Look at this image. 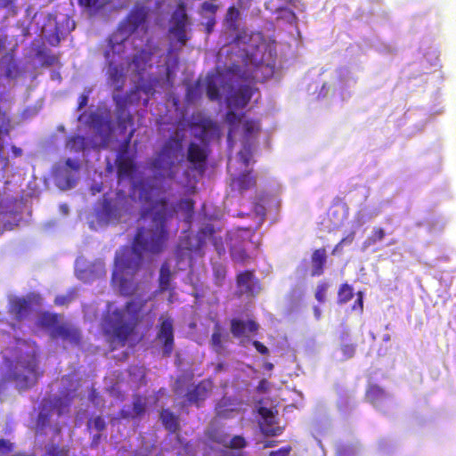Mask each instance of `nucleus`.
I'll return each mask as SVG.
<instances>
[{
	"label": "nucleus",
	"instance_id": "052dcab7",
	"mask_svg": "<svg viewBox=\"0 0 456 456\" xmlns=\"http://www.w3.org/2000/svg\"><path fill=\"white\" fill-rule=\"evenodd\" d=\"M12 448L13 444L11 442L3 438L0 439V451L9 452L12 451Z\"/></svg>",
	"mask_w": 456,
	"mask_h": 456
},
{
	"label": "nucleus",
	"instance_id": "f3484780",
	"mask_svg": "<svg viewBox=\"0 0 456 456\" xmlns=\"http://www.w3.org/2000/svg\"><path fill=\"white\" fill-rule=\"evenodd\" d=\"M53 413V411L51 404L47 403L44 399L39 406V412L35 422V429L37 433H43L50 426Z\"/></svg>",
	"mask_w": 456,
	"mask_h": 456
},
{
	"label": "nucleus",
	"instance_id": "2eb2a0df",
	"mask_svg": "<svg viewBox=\"0 0 456 456\" xmlns=\"http://www.w3.org/2000/svg\"><path fill=\"white\" fill-rule=\"evenodd\" d=\"M258 329L259 325L254 320H248L247 322L236 318L231 320V333L234 338L242 337L246 330L250 333H256Z\"/></svg>",
	"mask_w": 456,
	"mask_h": 456
},
{
	"label": "nucleus",
	"instance_id": "58836bf2",
	"mask_svg": "<svg viewBox=\"0 0 456 456\" xmlns=\"http://www.w3.org/2000/svg\"><path fill=\"white\" fill-rule=\"evenodd\" d=\"M207 95L210 101H217L220 99V91L213 78H208L206 83Z\"/></svg>",
	"mask_w": 456,
	"mask_h": 456
},
{
	"label": "nucleus",
	"instance_id": "3c124183",
	"mask_svg": "<svg viewBox=\"0 0 456 456\" xmlns=\"http://www.w3.org/2000/svg\"><path fill=\"white\" fill-rule=\"evenodd\" d=\"M88 424L93 425L94 428L99 432L103 431L106 428V423L101 416L91 419Z\"/></svg>",
	"mask_w": 456,
	"mask_h": 456
},
{
	"label": "nucleus",
	"instance_id": "9b49d317",
	"mask_svg": "<svg viewBox=\"0 0 456 456\" xmlns=\"http://www.w3.org/2000/svg\"><path fill=\"white\" fill-rule=\"evenodd\" d=\"M256 89L248 85H241L239 88L230 96V104L237 108H244L250 102L254 92Z\"/></svg>",
	"mask_w": 456,
	"mask_h": 456
},
{
	"label": "nucleus",
	"instance_id": "ddd939ff",
	"mask_svg": "<svg viewBox=\"0 0 456 456\" xmlns=\"http://www.w3.org/2000/svg\"><path fill=\"white\" fill-rule=\"evenodd\" d=\"M104 57L108 61V79L115 86L116 90H121L125 84V75L121 68L110 61V51L104 52Z\"/></svg>",
	"mask_w": 456,
	"mask_h": 456
},
{
	"label": "nucleus",
	"instance_id": "f257e3e1",
	"mask_svg": "<svg viewBox=\"0 0 456 456\" xmlns=\"http://www.w3.org/2000/svg\"><path fill=\"white\" fill-rule=\"evenodd\" d=\"M150 211L154 212L156 224L148 228L139 227L130 248H124L115 257L118 271L127 276L139 273L144 265L143 252L153 255L161 253L168 239V231L164 224L167 216L172 215V209L165 199L152 203Z\"/></svg>",
	"mask_w": 456,
	"mask_h": 456
},
{
	"label": "nucleus",
	"instance_id": "423d86ee",
	"mask_svg": "<svg viewBox=\"0 0 456 456\" xmlns=\"http://www.w3.org/2000/svg\"><path fill=\"white\" fill-rule=\"evenodd\" d=\"M159 45L151 40H147L144 45L133 56L131 63L138 73L143 72L151 67V60L159 52Z\"/></svg>",
	"mask_w": 456,
	"mask_h": 456
},
{
	"label": "nucleus",
	"instance_id": "bf43d9fd",
	"mask_svg": "<svg viewBox=\"0 0 456 456\" xmlns=\"http://www.w3.org/2000/svg\"><path fill=\"white\" fill-rule=\"evenodd\" d=\"M253 346L256 349V351L261 354L266 355L269 354V349L260 341H253Z\"/></svg>",
	"mask_w": 456,
	"mask_h": 456
},
{
	"label": "nucleus",
	"instance_id": "f704fd0d",
	"mask_svg": "<svg viewBox=\"0 0 456 456\" xmlns=\"http://www.w3.org/2000/svg\"><path fill=\"white\" fill-rule=\"evenodd\" d=\"M244 116V113L241 115L237 114L233 110H229L226 113L225 120L230 126L228 132V139L232 138V134L235 132L237 126L241 122V118Z\"/></svg>",
	"mask_w": 456,
	"mask_h": 456
},
{
	"label": "nucleus",
	"instance_id": "de8ad7c7",
	"mask_svg": "<svg viewBox=\"0 0 456 456\" xmlns=\"http://www.w3.org/2000/svg\"><path fill=\"white\" fill-rule=\"evenodd\" d=\"M385 231L383 228L376 227L373 229L370 236L368 238L369 244H374L385 238Z\"/></svg>",
	"mask_w": 456,
	"mask_h": 456
},
{
	"label": "nucleus",
	"instance_id": "aec40b11",
	"mask_svg": "<svg viewBox=\"0 0 456 456\" xmlns=\"http://www.w3.org/2000/svg\"><path fill=\"white\" fill-rule=\"evenodd\" d=\"M29 310L30 304L23 297L15 298L10 305V313L18 322L24 320L28 315Z\"/></svg>",
	"mask_w": 456,
	"mask_h": 456
},
{
	"label": "nucleus",
	"instance_id": "f03ea898",
	"mask_svg": "<svg viewBox=\"0 0 456 456\" xmlns=\"http://www.w3.org/2000/svg\"><path fill=\"white\" fill-rule=\"evenodd\" d=\"M145 305L146 300H131L126 302L124 309L114 310L107 319L105 333L111 335L121 346H124L134 333Z\"/></svg>",
	"mask_w": 456,
	"mask_h": 456
},
{
	"label": "nucleus",
	"instance_id": "1a4fd4ad",
	"mask_svg": "<svg viewBox=\"0 0 456 456\" xmlns=\"http://www.w3.org/2000/svg\"><path fill=\"white\" fill-rule=\"evenodd\" d=\"M365 399L377 410L385 411L389 395L380 386L370 384L367 387Z\"/></svg>",
	"mask_w": 456,
	"mask_h": 456
},
{
	"label": "nucleus",
	"instance_id": "c756f323",
	"mask_svg": "<svg viewBox=\"0 0 456 456\" xmlns=\"http://www.w3.org/2000/svg\"><path fill=\"white\" fill-rule=\"evenodd\" d=\"M243 137L248 142L256 137L260 131V123L256 119H246L243 122Z\"/></svg>",
	"mask_w": 456,
	"mask_h": 456
},
{
	"label": "nucleus",
	"instance_id": "ea45409f",
	"mask_svg": "<svg viewBox=\"0 0 456 456\" xmlns=\"http://www.w3.org/2000/svg\"><path fill=\"white\" fill-rule=\"evenodd\" d=\"M239 157L245 167H248L253 157L252 145L248 142L243 143L242 149L239 151Z\"/></svg>",
	"mask_w": 456,
	"mask_h": 456
},
{
	"label": "nucleus",
	"instance_id": "6e6d98bb",
	"mask_svg": "<svg viewBox=\"0 0 456 456\" xmlns=\"http://www.w3.org/2000/svg\"><path fill=\"white\" fill-rule=\"evenodd\" d=\"M262 432L268 436H275L281 435L282 433V428L280 427L273 428V427H265L262 428Z\"/></svg>",
	"mask_w": 456,
	"mask_h": 456
},
{
	"label": "nucleus",
	"instance_id": "4468645a",
	"mask_svg": "<svg viewBox=\"0 0 456 456\" xmlns=\"http://www.w3.org/2000/svg\"><path fill=\"white\" fill-rule=\"evenodd\" d=\"M227 339L228 334L224 333L220 322H216L214 325V331L210 338V346L217 354H224L225 353L224 343Z\"/></svg>",
	"mask_w": 456,
	"mask_h": 456
},
{
	"label": "nucleus",
	"instance_id": "603ef678",
	"mask_svg": "<svg viewBox=\"0 0 456 456\" xmlns=\"http://www.w3.org/2000/svg\"><path fill=\"white\" fill-rule=\"evenodd\" d=\"M19 72L18 66L14 61H10L5 68V77L8 78H14Z\"/></svg>",
	"mask_w": 456,
	"mask_h": 456
},
{
	"label": "nucleus",
	"instance_id": "39448f33",
	"mask_svg": "<svg viewBox=\"0 0 456 456\" xmlns=\"http://www.w3.org/2000/svg\"><path fill=\"white\" fill-rule=\"evenodd\" d=\"M147 19V8L136 4L120 24V30L124 34L132 35L146 23Z\"/></svg>",
	"mask_w": 456,
	"mask_h": 456
},
{
	"label": "nucleus",
	"instance_id": "e2e57ef3",
	"mask_svg": "<svg viewBox=\"0 0 456 456\" xmlns=\"http://www.w3.org/2000/svg\"><path fill=\"white\" fill-rule=\"evenodd\" d=\"M65 164L68 167H69L70 169H72L74 171H77L80 167L78 161L71 159H67L65 161Z\"/></svg>",
	"mask_w": 456,
	"mask_h": 456
},
{
	"label": "nucleus",
	"instance_id": "5701e85b",
	"mask_svg": "<svg viewBox=\"0 0 456 456\" xmlns=\"http://www.w3.org/2000/svg\"><path fill=\"white\" fill-rule=\"evenodd\" d=\"M11 127V119L9 118H4L1 122L0 129V164L2 165L3 170L9 166V159L4 155V143L2 136H9Z\"/></svg>",
	"mask_w": 456,
	"mask_h": 456
},
{
	"label": "nucleus",
	"instance_id": "bb28decb",
	"mask_svg": "<svg viewBox=\"0 0 456 456\" xmlns=\"http://www.w3.org/2000/svg\"><path fill=\"white\" fill-rule=\"evenodd\" d=\"M188 23V15L186 12V4L180 2L172 16V25L170 28H186Z\"/></svg>",
	"mask_w": 456,
	"mask_h": 456
},
{
	"label": "nucleus",
	"instance_id": "09e8293b",
	"mask_svg": "<svg viewBox=\"0 0 456 456\" xmlns=\"http://www.w3.org/2000/svg\"><path fill=\"white\" fill-rule=\"evenodd\" d=\"M78 3L81 6L94 11H99L103 6L101 0H78Z\"/></svg>",
	"mask_w": 456,
	"mask_h": 456
},
{
	"label": "nucleus",
	"instance_id": "774afa93",
	"mask_svg": "<svg viewBox=\"0 0 456 456\" xmlns=\"http://www.w3.org/2000/svg\"><path fill=\"white\" fill-rule=\"evenodd\" d=\"M11 151L14 158H19L22 155V150L15 145H12Z\"/></svg>",
	"mask_w": 456,
	"mask_h": 456
},
{
	"label": "nucleus",
	"instance_id": "e433bc0d",
	"mask_svg": "<svg viewBox=\"0 0 456 456\" xmlns=\"http://www.w3.org/2000/svg\"><path fill=\"white\" fill-rule=\"evenodd\" d=\"M28 373L29 375L14 373L13 379L20 388H28L36 382V380H32L30 378V375H33L35 378V370L33 368L29 369Z\"/></svg>",
	"mask_w": 456,
	"mask_h": 456
},
{
	"label": "nucleus",
	"instance_id": "473e14b6",
	"mask_svg": "<svg viewBox=\"0 0 456 456\" xmlns=\"http://www.w3.org/2000/svg\"><path fill=\"white\" fill-rule=\"evenodd\" d=\"M208 439L224 447L227 446L229 435L222 429L212 428L207 434Z\"/></svg>",
	"mask_w": 456,
	"mask_h": 456
},
{
	"label": "nucleus",
	"instance_id": "6ab92c4d",
	"mask_svg": "<svg viewBox=\"0 0 456 456\" xmlns=\"http://www.w3.org/2000/svg\"><path fill=\"white\" fill-rule=\"evenodd\" d=\"M146 400L141 395H135L133 400L132 411L122 409L119 416L123 419H136L143 415L146 411Z\"/></svg>",
	"mask_w": 456,
	"mask_h": 456
},
{
	"label": "nucleus",
	"instance_id": "864d4df0",
	"mask_svg": "<svg viewBox=\"0 0 456 456\" xmlns=\"http://www.w3.org/2000/svg\"><path fill=\"white\" fill-rule=\"evenodd\" d=\"M341 351L346 359L352 358L355 354V346L353 344H345L341 346Z\"/></svg>",
	"mask_w": 456,
	"mask_h": 456
},
{
	"label": "nucleus",
	"instance_id": "cd10ccee",
	"mask_svg": "<svg viewBox=\"0 0 456 456\" xmlns=\"http://www.w3.org/2000/svg\"><path fill=\"white\" fill-rule=\"evenodd\" d=\"M234 183H236L239 191L242 192L251 188H255L256 185V179L251 175V171H248L238 176L234 180Z\"/></svg>",
	"mask_w": 456,
	"mask_h": 456
},
{
	"label": "nucleus",
	"instance_id": "8fccbe9b",
	"mask_svg": "<svg viewBox=\"0 0 456 456\" xmlns=\"http://www.w3.org/2000/svg\"><path fill=\"white\" fill-rule=\"evenodd\" d=\"M327 289L328 285L324 282L317 285L314 296L318 302L323 303L325 301Z\"/></svg>",
	"mask_w": 456,
	"mask_h": 456
},
{
	"label": "nucleus",
	"instance_id": "a18cd8bd",
	"mask_svg": "<svg viewBox=\"0 0 456 456\" xmlns=\"http://www.w3.org/2000/svg\"><path fill=\"white\" fill-rule=\"evenodd\" d=\"M247 445L245 438L241 436H234L232 439L229 438L227 446L231 449H243Z\"/></svg>",
	"mask_w": 456,
	"mask_h": 456
},
{
	"label": "nucleus",
	"instance_id": "9d476101",
	"mask_svg": "<svg viewBox=\"0 0 456 456\" xmlns=\"http://www.w3.org/2000/svg\"><path fill=\"white\" fill-rule=\"evenodd\" d=\"M236 284L240 294L254 296L260 289L259 283L254 277V272L250 270L239 273L236 276Z\"/></svg>",
	"mask_w": 456,
	"mask_h": 456
},
{
	"label": "nucleus",
	"instance_id": "338daca9",
	"mask_svg": "<svg viewBox=\"0 0 456 456\" xmlns=\"http://www.w3.org/2000/svg\"><path fill=\"white\" fill-rule=\"evenodd\" d=\"M216 23L215 17L210 18L206 25V30L208 34H210L212 32L213 27Z\"/></svg>",
	"mask_w": 456,
	"mask_h": 456
},
{
	"label": "nucleus",
	"instance_id": "0e129e2a",
	"mask_svg": "<svg viewBox=\"0 0 456 456\" xmlns=\"http://www.w3.org/2000/svg\"><path fill=\"white\" fill-rule=\"evenodd\" d=\"M259 413L265 419H267L269 418H273L272 410L269 408H266V407H261L259 409Z\"/></svg>",
	"mask_w": 456,
	"mask_h": 456
},
{
	"label": "nucleus",
	"instance_id": "4c0bfd02",
	"mask_svg": "<svg viewBox=\"0 0 456 456\" xmlns=\"http://www.w3.org/2000/svg\"><path fill=\"white\" fill-rule=\"evenodd\" d=\"M37 56L42 61V64L47 67L56 64L59 61V57L52 53L49 50H38Z\"/></svg>",
	"mask_w": 456,
	"mask_h": 456
},
{
	"label": "nucleus",
	"instance_id": "0eeeda50",
	"mask_svg": "<svg viewBox=\"0 0 456 456\" xmlns=\"http://www.w3.org/2000/svg\"><path fill=\"white\" fill-rule=\"evenodd\" d=\"M157 338L162 342L163 356L169 357L174 350V325L173 320L169 317L161 321L157 333Z\"/></svg>",
	"mask_w": 456,
	"mask_h": 456
},
{
	"label": "nucleus",
	"instance_id": "49530a36",
	"mask_svg": "<svg viewBox=\"0 0 456 456\" xmlns=\"http://www.w3.org/2000/svg\"><path fill=\"white\" fill-rule=\"evenodd\" d=\"M169 32L176 37L177 41L182 45L186 44L188 40L186 36V28H170Z\"/></svg>",
	"mask_w": 456,
	"mask_h": 456
},
{
	"label": "nucleus",
	"instance_id": "7ed1b4c3",
	"mask_svg": "<svg viewBox=\"0 0 456 456\" xmlns=\"http://www.w3.org/2000/svg\"><path fill=\"white\" fill-rule=\"evenodd\" d=\"M138 197L140 201L143 205L141 217L142 219H146L149 216H151V226H154L156 224V222L154 221V212L150 211L152 203L155 202L156 200L165 199L168 204V207L173 211L172 215L167 216L165 220H167L168 217H172L174 214L177 211V208L184 210L189 214H191L194 209V201L191 199L181 200L176 203V205L170 204L168 202L167 198L159 197V190L151 184H142L139 189ZM164 223H166V221H164ZM164 224L166 225V224Z\"/></svg>",
	"mask_w": 456,
	"mask_h": 456
},
{
	"label": "nucleus",
	"instance_id": "393cba45",
	"mask_svg": "<svg viewBox=\"0 0 456 456\" xmlns=\"http://www.w3.org/2000/svg\"><path fill=\"white\" fill-rule=\"evenodd\" d=\"M47 403L51 404L52 410L56 411L58 416L69 411L71 403V397L68 395L65 396H54L53 398L45 399Z\"/></svg>",
	"mask_w": 456,
	"mask_h": 456
},
{
	"label": "nucleus",
	"instance_id": "680f3d73",
	"mask_svg": "<svg viewBox=\"0 0 456 456\" xmlns=\"http://www.w3.org/2000/svg\"><path fill=\"white\" fill-rule=\"evenodd\" d=\"M269 387H270L269 381H267L266 379H262L259 381V383L256 387V391L258 393H265L268 391Z\"/></svg>",
	"mask_w": 456,
	"mask_h": 456
},
{
	"label": "nucleus",
	"instance_id": "c03bdc74",
	"mask_svg": "<svg viewBox=\"0 0 456 456\" xmlns=\"http://www.w3.org/2000/svg\"><path fill=\"white\" fill-rule=\"evenodd\" d=\"M75 298V293L73 291H69L67 294L58 295L54 298V304L59 306L68 305L70 304Z\"/></svg>",
	"mask_w": 456,
	"mask_h": 456
},
{
	"label": "nucleus",
	"instance_id": "37998d69",
	"mask_svg": "<svg viewBox=\"0 0 456 456\" xmlns=\"http://www.w3.org/2000/svg\"><path fill=\"white\" fill-rule=\"evenodd\" d=\"M134 165L129 159L121 160L118 165V172L119 175L131 176L134 171Z\"/></svg>",
	"mask_w": 456,
	"mask_h": 456
},
{
	"label": "nucleus",
	"instance_id": "5fc2aeb1",
	"mask_svg": "<svg viewBox=\"0 0 456 456\" xmlns=\"http://www.w3.org/2000/svg\"><path fill=\"white\" fill-rule=\"evenodd\" d=\"M357 298L354 301V304L352 306L354 311H357L360 314L363 311V294L362 291L356 293Z\"/></svg>",
	"mask_w": 456,
	"mask_h": 456
},
{
	"label": "nucleus",
	"instance_id": "7c9ffc66",
	"mask_svg": "<svg viewBox=\"0 0 456 456\" xmlns=\"http://www.w3.org/2000/svg\"><path fill=\"white\" fill-rule=\"evenodd\" d=\"M240 18V11L234 6L228 8L224 20L227 28L232 31H237L239 28L238 20Z\"/></svg>",
	"mask_w": 456,
	"mask_h": 456
},
{
	"label": "nucleus",
	"instance_id": "72a5a7b5",
	"mask_svg": "<svg viewBox=\"0 0 456 456\" xmlns=\"http://www.w3.org/2000/svg\"><path fill=\"white\" fill-rule=\"evenodd\" d=\"M60 314L44 312L39 317V323L45 328L54 329L60 322Z\"/></svg>",
	"mask_w": 456,
	"mask_h": 456
},
{
	"label": "nucleus",
	"instance_id": "20e7f679",
	"mask_svg": "<svg viewBox=\"0 0 456 456\" xmlns=\"http://www.w3.org/2000/svg\"><path fill=\"white\" fill-rule=\"evenodd\" d=\"M127 201V197L121 191L116 193L115 198H109L107 195H104L101 206L95 210L97 218L104 222L118 220Z\"/></svg>",
	"mask_w": 456,
	"mask_h": 456
},
{
	"label": "nucleus",
	"instance_id": "6e6552de",
	"mask_svg": "<svg viewBox=\"0 0 456 456\" xmlns=\"http://www.w3.org/2000/svg\"><path fill=\"white\" fill-rule=\"evenodd\" d=\"M212 381L209 379L200 381L197 385L188 389L185 395L188 403L200 407L201 403L208 398V394L212 390Z\"/></svg>",
	"mask_w": 456,
	"mask_h": 456
},
{
	"label": "nucleus",
	"instance_id": "a19ab883",
	"mask_svg": "<svg viewBox=\"0 0 456 456\" xmlns=\"http://www.w3.org/2000/svg\"><path fill=\"white\" fill-rule=\"evenodd\" d=\"M68 447H61L55 444H50L45 448V456H68Z\"/></svg>",
	"mask_w": 456,
	"mask_h": 456
},
{
	"label": "nucleus",
	"instance_id": "a211bd4d",
	"mask_svg": "<svg viewBox=\"0 0 456 456\" xmlns=\"http://www.w3.org/2000/svg\"><path fill=\"white\" fill-rule=\"evenodd\" d=\"M182 141L176 137H170L163 147L162 152L151 162V168L154 171H160L164 167L163 155L170 150H180Z\"/></svg>",
	"mask_w": 456,
	"mask_h": 456
},
{
	"label": "nucleus",
	"instance_id": "13d9d810",
	"mask_svg": "<svg viewBox=\"0 0 456 456\" xmlns=\"http://www.w3.org/2000/svg\"><path fill=\"white\" fill-rule=\"evenodd\" d=\"M290 451H291L290 446H285V447H281L276 451H272L269 453V456H289Z\"/></svg>",
	"mask_w": 456,
	"mask_h": 456
},
{
	"label": "nucleus",
	"instance_id": "a878e982",
	"mask_svg": "<svg viewBox=\"0 0 456 456\" xmlns=\"http://www.w3.org/2000/svg\"><path fill=\"white\" fill-rule=\"evenodd\" d=\"M159 418L165 428L171 434H175L180 429L179 419L170 410H162Z\"/></svg>",
	"mask_w": 456,
	"mask_h": 456
},
{
	"label": "nucleus",
	"instance_id": "dca6fc26",
	"mask_svg": "<svg viewBox=\"0 0 456 456\" xmlns=\"http://www.w3.org/2000/svg\"><path fill=\"white\" fill-rule=\"evenodd\" d=\"M327 263V254L324 248L314 249L311 256V276H321L324 273Z\"/></svg>",
	"mask_w": 456,
	"mask_h": 456
},
{
	"label": "nucleus",
	"instance_id": "2f4dec72",
	"mask_svg": "<svg viewBox=\"0 0 456 456\" xmlns=\"http://www.w3.org/2000/svg\"><path fill=\"white\" fill-rule=\"evenodd\" d=\"M354 297V289L347 283H343L339 286L338 290V305H344L349 302Z\"/></svg>",
	"mask_w": 456,
	"mask_h": 456
},
{
	"label": "nucleus",
	"instance_id": "4be33fe9",
	"mask_svg": "<svg viewBox=\"0 0 456 456\" xmlns=\"http://www.w3.org/2000/svg\"><path fill=\"white\" fill-rule=\"evenodd\" d=\"M236 411L234 399L228 396H223L216 406V414L219 418L228 419L232 413Z\"/></svg>",
	"mask_w": 456,
	"mask_h": 456
},
{
	"label": "nucleus",
	"instance_id": "79ce46f5",
	"mask_svg": "<svg viewBox=\"0 0 456 456\" xmlns=\"http://www.w3.org/2000/svg\"><path fill=\"white\" fill-rule=\"evenodd\" d=\"M118 128L125 132L128 126H133L134 119L130 113L125 112L124 110L120 111V113L118 115Z\"/></svg>",
	"mask_w": 456,
	"mask_h": 456
},
{
	"label": "nucleus",
	"instance_id": "c9c22d12",
	"mask_svg": "<svg viewBox=\"0 0 456 456\" xmlns=\"http://www.w3.org/2000/svg\"><path fill=\"white\" fill-rule=\"evenodd\" d=\"M226 267L222 264H215L213 265V280L217 287L223 286L226 278Z\"/></svg>",
	"mask_w": 456,
	"mask_h": 456
},
{
	"label": "nucleus",
	"instance_id": "69168bd1",
	"mask_svg": "<svg viewBox=\"0 0 456 456\" xmlns=\"http://www.w3.org/2000/svg\"><path fill=\"white\" fill-rule=\"evenodd\" d=\"M88 102V96L85 94H81L78 97V102H77V110H82L87 105Z\"/></svg>",
	"mask_w": 456,
	"mask_h": 456
},
{
	"label": "nucleus",
	"instance_id": "c85d7f7f",
	"mask_svg": "<svg viewBox=\"0 0 456 456\" xmlns=\"http://www.w3.org/2000/svg\"><path fill=\"white\" fill-rule=\"evenodd\" d=\"M172 273L168 263L164 262L159 270V290L164 292L170 289Z\"/></svg>",
	"mask_w": 456,
	"mask_h": 456
},
{
	"label": "nucleus",
	"instance_id": "f8f14e48",
	"mask_svg": "<svg viewBox=\"0 0 456 456\" xmlns=\"http://www.w3.org/2000/svg\"><path fill=\"white\" fill-rule=\"evenodd\" d=\"M53 338H61L63 340H68L72 344H79L81 341V334L77 328L71 327L68 324H61L52 330L51 333Z\"/></svg>",
	"mask_w": 456,
	"mask_h": 456
},
{
	"label": "nucleus",
	"instance_id": "4d7b16f0",
	"mask_svg": "<svg viewBox=\"0 0 456 456\" xmlns=\"http://www.w3.org/2000/svg\"><path fill=\"white\" fill-rule=\"evenodd\" d=\"M201 9L205 12L211 13L214 17L218 10V6L216 4L209 3V2H204L201 4Z\"/></svg>",
	"mask_w": 456,
	"mask_h": 456
},
{
	"label": "nucleus",
	"instance_id": "412c9836",
	"mask_svg": "<svg viewBox=\"0 0 456 456\" xmlns=\"http://www.w3.org/2000/svg\"><path fill=\"white\" fill-rule=\"evenodd\" d=\"M230 255L232 261L240 265H245L250 259V256L247 253L245 247L241 244L238 238L233 240V242L230 247Z\"/></svg>",
	"mask_w": 456,
	"mask_h": 456
},
{
	"label": "nucleus",
	"instance_id": "b1692460",
	"mask_svg": "<svg viewBox=\"0 0 456 456\" xmlns=\"http://www.w3.org/2000/svg\"><path fill=\"white\" fill-rule=\"evenodd\" d=\"M208 154L205 150L195 142H191L188 146L187 159L192 164L204 165L207 161Z\"/></svg>",
	"mask_w": 456,
	"mask_h": 456
}]
</instances>
